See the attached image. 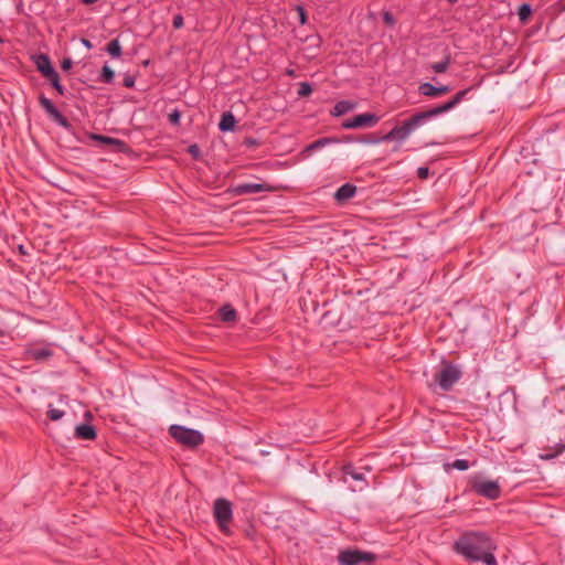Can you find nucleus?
Wrapping results in <instances>:
<instances>
[{
    "instance_id": "obj_20",
    "label": "nucleus",
    "mask_w": 565,
    "mask_h": 565,
    "mask_svg": "<svg viewBox=\"0 0 565 565\" xmlns=\"http://www.w3.org/2000/svg\"><path fill=\"white\" fill-rule=\"evenodd\" d=\"M39 102L51 117H53L58 111V109L54 106L51 99L44 96H40Z\"/></svg>"
},
{
    "instance_id": "obj_44",
    "label": "nucleus",
    "mask_w": 565,
    "mask_h": 565,
    "mask_svg": "<svg viewBox=\"0 0 565 565\" xmlns=\"http://www.w3.org/2000/svg\"><path fill=\"white\" fill-rule=\"evenodd\" d=\"M565 446H562L561 449L558 450V452H563Z\"/></svg>"
},
{
    "instance_id": "obj_29",
    "label": "nucleus",
    "mask_w": 565,
    "mask_h": 565,
    "mask_svg": "<svg viewBox=\"0 0 565 565\" xmlns=\"http://www.w3.org/2000/svg\"><path fill=\"white\" fill-rule=\"evenodd\" d=\"M469 461L466 460V459H456L452 463H451V467L454 469H457V470H460V471H465L467 469H469Z\"/></svg>"
},
{
    "instance_id": "obj_31",
    "label": "nucleus",
    "mask_w": 565,
    "mask_h": 565,
    "mask_svg": "<svg viewBox=\"0 0 565 565\" xmlns=\"http://www.w3.org/2000/svg\"><path fill=\"white\" fill-rule=\"evenodd\" d=\"M32 355L36 360H41L51 355V351L46 349L33 350Z\"/></svg>"
},
{
    "instance_id": "obj_25",
    "label": "nucleus",
    "mask_w": 565,
    "mask_h": 565,
    "mask_svg": "<svg viewBox=\"0 0 565 565\" xmlns=\"http://www.w3.org/2000/svg\"><path fill=\"white\" fill-rule=\"evenodd\" d=\"M531 13H532V9H531L530 4L523 3L519 7L518 14H519L520 21L525 22L530 18Z\"/></svg>"
},
{
    "instance_id": "obj_32",
    "label": "nucleus",
    "mask_w": 565,
    "mask_h": 565,
    "mask_svg": "<svg viewBox=\"0 0 565 565\" xmlns=\"http://www.w3.org/2000/svg\"><path fill=\"white\" fill-rule=\"evenodd\" d=\"M181 119V113L177 109H174L172 113L169 114V120L173 125H179Z\"/></svg>"
},
{
    "instance_id": "obj_15",
    "label": "nucleus",
    "mask_w": 565,
    "mask_h": 565,
    "mask_svg": "<svg viewBox=\"0 0 565 565\" xmlns=\"http://www.w3.org/2000/svg\"><path fill=\"white\" fill-rule=\"evenodd\" d=\"M356 193V186L352 183H344L334 193V199L338 202H345L352 199Z\"/></svg>"
},
{
    "instance_id": "obj_16",
    "label": "nucleus",
    "mask_w": 565,
    "mask_h": 565,
    "mask_svg": "<svg viewBox=\"0 0 565 565\" xmlns=\"http://www.w3.org/2000/svg\"><path fill=\"white\" fill-rule=\"evenodd\" d=\"M356 107V104L351 100H340L338 102L333 108L331 109V115L334 117H340L345 115L347 113L353 110Z\"/></svg>"
},
{
    "instance_id": "obj_3",
    "label": "nucleus",
    "mask_w": 565,
    "mask_h": 565,
    "mask_svg": "<svg viewBox=\"0 0 565 565\" xmlns=\"http://www.w3.org/2000/svg\"><path fill=\"white\" fill-rule=\"evenodd\" d=\"M169 434L181 445L194 448L203 444V435L195 429L186 428L180 425H171Z\"/></svg>"
},
{
    "instance_id": "obj_24",
    "label": "nucleus",
    "mask_w": 565,
    "mask_h": 565,
    "mask_svg": "<svg viewBox=\"0 0 565 565\" xmlns=\"http://www.w3.org/2000/svg\"><path fill=\"white\" fill-rule=\"evenodd\" d=\"M45 78L51 82V85L57 90L58 94H64V87L60 83V76L56 71H54L52 75L46 76Z\"/></svg>"
},
{
    "instance_id": "obj_9",
    "label": "nucleus",
    "mask_w": 565,
    "mask_h": 565,
    "mask_svg": "<svg viewBox=\"0 0 565 565\" xmlns=\"http://www.w3.org/2000/svg\"><path fill=\"white\" fill-rule=\"evenodd\" d=\"M343 477L342 480L345 483H350V481H355L356 487H352L353 491H362L367 487V481L365 480L364 473L358 471L353 465L349 463L343 466Z\"/></svg>"
},
{
    "instance_id": "obj_37",
    "label": "nucleus",
    "mask_w": 565,
    "mask_h": 565,
    "mask_svg": "<svg viewBox=\"0 0 565 565\" xmlns=\"http://www.w3.org/2000/svg\"><path fill=\"white\" fill-rule=\"evenodd\" d=\"M134 85H135V78L132 76L128 75L124 78L125 87L131 88V87H134Z\"/></svg>"
},
{
    "instance_id": "obj_38",
    "label": "nucleus",
    "mask_w": 565,
    "mask_h": 565,
    "mask_svg": "<svg viewBox=\"0 0 565 565\" xmlns=\"http://www.w3.org/2000/svg\"><path fill=\"white\" fill-rule=\"evenodd\" d=\"M189 153H191L193 157H198L200 153L198 145H191L188 149Z\"/></svg>"
},
{
    "instance_id": "obj_5",
    "label": "nucleus",
    "mask_w": 565,
    "mask_h": 565,
    "mask_svg": "<svg viewBox=\"0 0 565 565\" xmlns=\"http://www.w3.org/2000/svg\"><path fill=\"white\" fill-rule=\"evenodd\" d=\"M214 518L224 534H230V522L232 521L233 511L228 500L220 498L214 501Z\"/></svg>"
},
{
    "instance_id": "obj_26",
    "label": "nucleus",
    "mask_w": 565,
    "mask_h": 565,
    "mask_svg": "<svg viewBox=\"0 0 565 565\" xmlns=\"http://www.w3.org/2000/svg\"><path fill=\"white\" fill-rule=\"evenodd\" d=\"M93 138L95 140H98L103 143H106V145H117V146H120L122 145L124 142L119 139H116V138H113V137H108V136H103V135H94Z\"/></svg>"
},
{
    "instance_id": "obj_8",
    "label": "nucleus",
    "mask_w": 565,
    "mask_h": 565,
    "mask_svg": "<svg viewBox=\"0 0 565 565\" xmlns=\"http://www.w3.org/2000/svg\"><path fill=\"white\" fill-rule=\"evenodd\" d=\"M380 118L371 113L356 115L352 119H347L342 122L343 129H355L361 127H373L379 122Z\"/></svg>"
},
{
    "instance_id": "obj_11",
    "label": "nucleus",
    "mask_w": 565,
    "mask_h": 565,
    "mask_svg": "<svg viewBox=\"0 0 565 565\" xmlns=\"http://www.w3.org/2000/svg\"><path fill=\"white\" fill-rule=\"evenodd\" d=\"M418 92L423 96L436 98L450 92V87L447 85L435 86L430 83H422L418 86Z\"/></svg>"
},
{
    "instance_id": "obj_45",
    "label": "nucleus",
    "mask_w": 565,
    "mask_h": 565,
    "mask_svg": "<svg viewBox=\"0 0 565 565\" xmlns=\"http://www.w3.org/2000/svg\"><path fill=\"white\" fill-rule=\"evenodd\" d=\"M2 334V331L0 330V335Z\"/></svg>"
},
{
    "instance_id": "obj_6",
    "label": "nucleus",
    "mask_w": 565,
    "mask_h": 565,
    "mask_svg": "<svg viewBox=\"0 0 565 565\" xmlns=\"http://www.w3.org/2000/svg\"><path fill=\"white\" fill-rule=\"evenodd\" d=\"M338 559L341 565H360L362 563H373L376 556L371 552L345 550L339 554Z\"/></svg>"
},
{
    "instance_id": "obj_42",
    "label": "nucleus",
    "mask_w": 565,
    "mask_h": 565,
    "mask_svg": "<svg viewBox=\"0 0 565 565\" xmlns=\"http://www.w3.org/2000/svg\"><path fill=\"white\" fill-rule=\"evenodd\" d=\"M97 1H98V0H82V2H83L84 4H87V6L93 4V3L97 2Z\"/></svg>"
},
{
    "instance_id": "obj_13",
    "label": "nucleus",
    "mask_w": 565,
    "mask_h": 565,
    "mask_svg": "<svg viewBox=\"0 0 565 565\" xmlns=\"http://www.w3.org/2000/svg\"><path fill=\"white\" fill-rule=\"evenodd\" d=\"M74 436L81 440H94L97 436L96 429L89 424H79L75 427Z\"/></svg>"
},
{
    "instance_id": "obj_18",
    "label": "nucleus",
    "mask_w": 565,
    "mask_h": 565,
    "mask_svg": "<svg viewBox=\"0 0 565 565\" xmlns=\"http://www.w3.org/2000/svg\"><path fill=\"white\" fill-rule=\"evenodd\" d=\"M221 320L224 322H234L236 321L237 313L236 310L231 305H224L218 310Z\"/></svg>"
},
{
    "instance_id": "obj_1",
    "label": "nucleus",
    "mask_w": 565,
    "mask_h": 565,
    "mask_svg": "<svg viewBox=\"0 0 565 565\" xmlns=\"http://www.w3.org/2000/svg\"><path fill=\"white\" fill-rule=\"evenodd\" d=\"M497 548L492 539L477 531L465 532L454 543V551L469 563L482 562L486 565H498L493 555Z\"/></svg>"
},
{
    "instance_id": "obj_23",
    "label": "nucleus",
    "mask_w": 565,
    "mask_h": 565,
    "mask_svg": "<svg viewBox=\"0 0 565 565\" xmlns=\"http://www.w3.org/2000/svg\"><path fill=\"white\" fill-rule=\"evenodd\" d=\"M449 64H450V57L447 56L445 60L440 61V62H436V63H433L430 65V68L435 72V73H445L447 71V68L449 67Z\"/></svg>"
},
{
    "instance_id": "obj_30",
    "label": "nucleus",
    "mask_w": 565,
    "mask_h": 565,
    "mask_svg": "<svg viewBox=\"0 0 565 565\" xmlns=\"http://www.w3.org/2000/svg\"><path fill=\"white\" fill-rule=\"evenodd\" d=\"M52 118L64 128H68L71 126L67 118L63 116L60 110Z\"/></svg>"
},
{
    "instance_id": "obj_34",
    "label": "nucleus",
    "mask_w": 565,
    "mask_h": 565,
    "mask_svg": "<svg viewBox=\"0 0 565 565\" xmlns=\"http://www.w3.org/2000/svg\"><path fill=\"white\" fill-rule=\"evenodd\" d=\"M297 12H298V15H299L300 24H306V22H307V14H306V10L303 9V7L298 6L297 7Z\"/></svg>"
},
{
    "instance_id": "obj_7",
    "label": "nucleus",
    "mask_w": 565,
    "mask_h": 565,
    "mask_svg": "<svg viewBox=\"0 0 565 565\" xmlns=\"http://www.w3.org/2000/svg\"><path fill=\"white\" fill-rule=\"evenodd\" d=\"M471 489L476 494L489 500H497L501 495V487L499 482L494 480L473 481Z\"/></svg>"
},
{
    "instance_id": "obj_35",
    "label": "nucleus",
    "mask_w": 565,
    "mask_h": 565,
    "mask_svg": "<svg viewBox=\"0 0 565 565\" xmlns=\"http://www.w3.org/2000/svg\"><path fill=\"white\" fill-rule=\"evenodd\" d=\"M429 174V169L427 167H419L417 169V175L419 179H426Z\"/></svg>"
},
{
    "instance_id": "obj_4",
    "label": "nucleus",
    "mask_w": 565,
    "mask_h": 565,
    "mask_svg": "<svg viewBox=\"0 0 565 565\" xmlns=\"http://www.w3.org/2000/svg\"><path fill=\"white\" fill-rule=\"evenodd\" d=\"M462 372L459 366L446 363L435 375V382L443 391H450L452 386L461 379Z\"/></svg>"
},
{
    "instance_id": "obj_14",
    "label": "nucleus",
    "mask_w": 565,
    "mask_h": 565,
    "mask_svg": "<svg viewBox=\"0 0 565 565\" xmlns=\"http://www.w3.org/2000/svg\"><path fill=\"white\" fill-rule=\"evenodd\" d=\"M409 137L408 132L405 130L403 125L395 126L391 131H388L386 135H384L381 138V141L387 142V141H397L403 142Z\"/></svg>"
},
{
    "instance_id": "obj_41",
    "label": "nucleus",
    "mask_w": 565,
    "mask_h": 565,
    "mask_svg": "<svg viewBox=\"0 0 565 565\" xmlns=\"http://www.w3.org/2000/svg\"><path fill=\"white\" fill-rule=\"evenodd\" d=\"M82 43H83L86 47H88V49H90V47H92V43H90V41H88V40H86V39H83V40H82Z\"/></svg>"
},
{
    "instance_id": "obj_10",
    "label": "nucleus",
    "mask_w": 565,
    "mask_h": 565,
    "mask_svg": "<svg viewBox=\"0 0 565 565\" xmlns=\"http://www.w3.org/2000/svg\"><path fill=\"white\" fill-rule=\"evenodd\" d=\"M274 188L267 183H239L233 188L236 195L253 194L259 192H270Z\"/></svg>"
},
{
    "instance_id": "obj_19",
    "label": "nucleus",
    "mask_w": 565,
    "mask_h": 565,
    "mask_svg": "<svg viewBox=\"0 0 565 565\" xmlns=\"http://www.w3.org/2000/svg\"><path fill=\"white\" fill-rule=\"evenodd\" d=\"M333 142H337V140L328 137L319 138L307 146L306 151H316Z\"/></svg>"
},
{
    "instance_id": "obj_28",
    "label": "nucleus",
    "mask_w": 565,
    "mask_h": 565,
    "mask_svg": "<svg viewBox=\"0 0 565 565\" xmlns=\"http://www.w3.org/2000/svg\"><path fill=\"white\" fill-rule=\"evenodd\" d=\"M312 93V87L309 83L302 82L299 85L298 95L300 97L309 96Z\"/></svg>"
},
{
    "instance_id": "obj_21",
    "label": "nucleus",
    "mask_w": 565,
    "mask_h": 565,
    "mask_svg": "<svg viewBox=\"0 0 565 565\" xmlns=\"http://www.w3.org/2000/svg\"><path fill=\"white\" fill-rule=\"evenodd\" d=\"M107 52L113 57H119L121 55V45L117 39L111 40L107 45Z\"/></svg>"
},
{
    "instance_id": "obj_43",
    "label": "nucleus",
    "mask_w": 565,
    "mask_h": 565,
    "mask_svg": "<svg viewBox=\"0 0 565 565\" xmlns=\"http://www.w3.org/2000/svg\"><path fill=\"white\" fill-rule=\"evenodd\" d=\"M450 3H456L458 0H447Z\"/></svg>"
},
{
    "instance_id": "obj_33",
    "label": "nucleus",
    "mask_w": 565,
    "mask_h": 565,
    "mask_svg": "<svg viewBox=\"0 0 565 565\" xmlns=\"http://www.w3.org/2000/svg\"><path fill=\"white\" fill-rule=\"evenodd\" d=\"M172 24H173L174 29H181L183 26V24H184L183 17L181 14H175L173 17Z\"/></svg>"
},
{
    "instance_id": "obj_27",
    "label": "nucleus",
    "mask_w": 565,
    "mask_h": 565,
    "mask_svg": "<svg viewBox=\"0 0 565 565\" xmlns=\"http://www.w3.org/2000/svg\"><path fill=\"white\" fill-rule=\"evenodd\" d=\"M64 411L57 409L52 407V405H49V409L46 412L47 418H50L53 422L60 420L64 416Z\"/></svg>"
},
{
    "instance_id": "obj_36",
    "label": "nucleus",
    "mask_w": 565,
    "mask_h": 565,
    "mask_svg": "<svg viewBox=\"0 0 565 565\" xmlns=\"http://www.w3.org/2000/svg\"><path fill=\"white\" fill-rule=\"evenodd\" d=\"M73 66V61L71 58H64L61 63V67L63 71H68Z\"/></svg>"
},
{
    "instance_id": "obj_17",
    "label": "nucleus",
    "mask_w": 565,
    "mask_h": 565,
    "mask_svg": "<svg viewBox=\"0 0 565 565\" xmlns=\"http://www.w3.org/2000/svg\"><path fill=\"white\" fill-rule=\"evenodd\" d=\"M236 119L231 111L223 113L221 120L218 122V128L221 131H232L235 128Z\"/></svg>"
},
{
    "instance_id": "obj_22",
    "label": "nucleus",
    "mask_w": 565,
    "mask_h": 565,
    "mask_svg": "<svg viewBox=\"0 0 565 565\" xmlns=\"http://www.w3.org/2000/svg\"><path fill=\"white\" fill-rule=\"evenodd\" d=\"M114 78L115 72L107 64H105L102 68L100 82L109 84L114 81Z\"/></svg>"
},
{
    "instance_id": "obj_2",
    "label": "nucleus",
    "mask_w": 565,
    "mask_h": 565,
    "mask_svg": "<svg viewBox=\"0 0 565 565\" xmlns=\"http://www.w3.org/2000/svg\"><path fill=\"white\" fill-rule=\"evenodd\" d=\"M470 89L471 88L469 87V88L458 92L450 100H448L447 103H444L437 107L416 113L411 118L403 121L402 125L404 126V128L408 132V135L411 136L416 129L422 127L430 118L454 109L457 105H459L463 100V98L470 92Z\"/></svg>"
},
{
    "instance_id": "obj_12",
    "label": "nucleus",
    "mask_w": 565,
    "mask_h": 565,
    "mask_svg": "<svg viewBox=\"0 0 565 565\" xmlns=\"http://www.w3.org/2000/svg\"><path fill=\"white\" fill-rule=\"evenodd\" d=\"M33 62L38 71L44 76H50L55 71L52 66L51 60L46 54H36L33 56Z\"/></svg>"
},
{
    "instance_id": "obj_39",
    "label": "nucleus",
    "mask_w": 565,
    "mask_h": 565,
    "mask_svg": "<svg viewBox=\"0 0 565 565\" xmlns=\"http://www.w3.org/2000/svg\"><path fill=\"white\" fill-rule=\"evenodd\" d=\"M383 19H384V21H385L387 24H393V23H394V19H393V17H392L388 12H385V13H384Z\"/></svg>"
},
{
    "instance_id": "obj_40",
    "label": "nucleus",
    "mask_w": 565,
    "mask_h": 565,
    "mask_svg": "<svg viewBox=\"0 0 565 565\" xmlns=\"http://www.w3.org/2000/svg\"><path fill=\"white\" fill-rule=\"evenodd\" d=\"M256 143H257V141L255 139H252V138L246 139V145H248V146H255Z\"/></svg>"
}]
</instances>
